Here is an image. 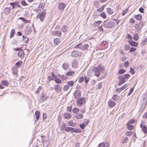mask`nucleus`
<instances>
[{
	"instance_id": "f257e3e1",
	"label": "nucleus",
	"mask_w": 147,
	"mask_h": 147,
	"mask_svg": "<svg viewBox=\"0 0 147 147\" xmlns=\"http://www.w3.org/2000/svg\"><path fill=\"white\" fill-rule=\"evenodd\" d=\"M105 68L102 65H99L96 67H94L92 69L93 71L95 76L98 77L100 75V73H103L105 70Z\"/></svg>"
},
{
	"instance_id": "f03ea898",
	"label": "nucleus",
	"mask_w": 147,
	"mask_h": 147,
	"mask_svg": "<svg viewBox=\"0 0 147 147\" xmlns=\"http://www.w3.org/2000/svg\"><path fill=\"white\" fill-rule=\"evenodd\" d=\"M86 99L84 97H82L78 100L76 101L77 105L79 107H81L84 105L86 103Z\"/></svg>"
},
{
	"instance_id": "7ed1b4c3",
	"label": "nucleus",
	"mask_w": 147,
	"mask_h": 147,
	"mask_svg": "<svg viewBox=\"0 0 147 147\" xmlns=\"http://www.w3.org/2000/svg\"><path fill=\"white\" fill-rule=\"evenodd\" d=\"M103 26L106 28H112L115 27V24L114 22L110 21L108 22L104 23Z\"/></svg>"
},
{
	"instance_id": "20e7f679",
	"label": "nucleus",
	"mask_w": 147,
	"mask_h": 147,
	"mask_svg": "<svg viewBox=\"0 0 147 147\" xmlns=\"http://www.w3.org/2000/svg\"><path fill=\"white\" fill-rule=\"evenodd\" d=\"M46 10L44 9L41 13L38 14L37 17L39 18L41 21H43L46 17Z\"/></svg>"
},
{
	"instance_id": "39448f33",
	"label": "nucleus",
	"mask_w": 147,
	"mask_h": 147,
	"mask_svg": "<svg viewBox=\"0 0 147 147\" xmlns=\"http://www.w3.org/2000/svg\"><path fill=\"white\" fill-rule=\"evenodd\" d=\"M82 54V52L79 51L75 50L71 52V55L73 57H77L81 56Z\"/></svg>"
},
{
	"instance_id": "423d86ee",
	"label": "nucleus",
	"mask_w": 147,
	"mask_h": 147,
	"mask_svg": "<svg viewBox=\"0 0 147 147\" xmlns=\"http://www.w3.org/2000/svg\"><path fill=\"white\" fill-rule=\"evenodd\" d=\"M74 98L78 99L80 98L81 96V92L79 90H76L74 93Z\"/></svg>"
},
{
	"instance_id": "0eeeda50",
	"label": "nucleus",
	"mask_w": 147,
	"mask_h": 147,
	"mask_svg": "<svg viewBox=\"0 0 147 147\" xmlns=\"http://www.w3.org/2000/svg\"><path fill=\"white\" fill-rule=\"evenodd\" d=\"M9 82L8 81L4 80L1 81L0 84V89H2L4 88L3 86L7 87L8 86Z\"/></svg>"
},
{
	"instance_id": "6e6552de",
	"label": "nucleus",
	"mask_w": 147,
	"mask_h": 147,
	"mask_svg": "<svg viewBox=\"0 0 147 147\" xmlns=\"http://www.w3.org/2000/svg\"><path fill=\"white\" fill-rule=\"evenodd\" d=\"M12 74L13 75L15 76L16 78H17L18 76V70L16 67H14L11 69Z\"/></svg>"
},
{
	"instance_id": "1a4fd4ad",
	"label": "nucleus",
	"mask_w": 147,
	"mask_h": 147,
	"mask_svg": "<svg viewBox=\"0 0 147 147\" xmlns=\"http://www.w3.org/2000/svg\"><path fill=\"white\" fill-rule=\"evenodd\" d=\"M54 89L57 92L61 93L62 91V88L59 85H56L54 86Z\"/></svg>"
},
{
	"instance_id": "9d476101",
	"label": "nucleus",
	"mask_w": 147,
	"mask_h": 147,
	"mask_svg": "<svg viewBox=\"0 0 147 147\" xmlns=\"http://www.w3.org/2000/svg\"><path fill=\"white\" fill-rule=\"evenodd\" d=\"M128 42L131 46L137 47L138 45V42L133 41L132 40H129Z\"/></svg>"
},
{
	"instance_id": "9b49d317",
	"label": "nucleus",
	"mask_w": 147,
	"mask_h": 147,
	"mask_svg": "<svg viewBox=\"0 0 147 147\" xmlns=\"http://www.w3.org/2000/svg\"><path fill=\"white\" fill-rule=\"evenodd\" d=\"M72 66L74 68H76L78 67V63L77 59H75L73 61Z\"/></svg>"
},
{
	"instance_id": "f8f14e48",
	"label": "nucleus",
	"mask_w": 147,
	"mask_h": 147,
	"mask_svg": "<svg viewBox=\"0 0 147 147\" xmlns=\"http://www.w3.org/2000/svg\"><path fill=\"white\" fill-rule=\"evenodd\" d=\"M18 55L19 57L21 59H23L24 57V51L22 50H21L18 52Z\"/></svg>"
},
{
	"instance_id": "ddd939ff",
	"label": "nucleus",
	"mask_w": 147,
	"mask_h": 147,
	"mask_svg": "<svg viewBox=\"0 0 147 147\" xmlns=\"http://www.w3.org/2000/svg\"><path fill=\"white\" fill-rule=\"evenodd\" d=\"M108 106L110 107H113L116 105V103L115 102L111 100H109L108 103Z\"/></svg>"
},
{
	"instance_id": "4468645a",
	"label": "nucleus",
	"mask_w": 147,
	"mask_h": 147,
	"mask_svg": "<svg viewBox=\"0 0 147 147\" xmlns=\"http://www.w3.org/2000/svg\"><path fill=\"white\" fill-rule=\"evenodd\" d=\"M53 41L55 45L57 46L59 45L60 44L61 40L60 38H56L54 39Z\"/></svg>"
},
{
	"instance_id": "2eb2a0df",
	"label": "nucleus",
	"mask_w": 147,
	"mask_h": 147,
	"mask_svg": "<svg viewBox=\"0 0 147 147\" xmlns=\"http://www.w3.org/2000/svg\"><path fill=\"white\" fill-rule=\"evenodd\" d=\"M144 96H145V98L146 99V100L143 103H142L141 105V107L143 109L145 108L147 103V95L145 94H144Z\"/></svg>"
},
{
	"instance_id": "dca6fc26",
	"label": "nucleus",
	"mask_w": 147,
	"mask_h": 147,
	"mask_svg": "<svg viewBox=\"0 0 147 147\" xmlns=\"http://www.w3.org/2000/svg\"><path fill=\"white\" fill-rule=\"evenodd\" d=\"M126 81V80H125L123 78L122 76H121L119 79V82L118 84V86H120L121 85L125 83Z\"/></svg>"
},
{
	"instance_id": "f3484780",
	"label": "nucleus",
	"mask_w": 147,
	"mask_h": 147,
	"mask_svg": "<svg viewBox=\"0 0 147 147\" xmlns=\"http://www.w3.org/2000/svg\"><path fill=\"white\" fill-rule=\"evenodd\" d=\"M53 35L57 36L59 37L61 36V33L60 31H53L52 32Z\"/></svg>"
},
{
	"instance_id": "a211bd4d",
	"label": "nucleus",
	"mask_w": 147,
	"mask_h": 147,
	"mask_svg": "<svg viewBox=\"0 0 147 147\" xmlns=\"http://www.w3.org/2000/svg\"><path fill=\"white\" fill-rule=\"evenodd\" d=\"M102 22V21L101 20L96 21L94 22L93 24V25L94 27H97L99 26Z\"/></svg>"
},
{
	"instance_id": "6ab92c4d",
	"label": "nucleus",
	"mask_w": 147,
	"mask_h": 147,
	"mask_svg": "<svg viewBox=\"0 0 147 147\" xmlns=\"http://www.w3.org/2000/svg\"><path fill=\"white\" fill-rule=\"evenodd\" d=\"M63 117L65 119H69L71 117V115L70 113H67L64 114Z\"/></svg>"
},
{
	"instance_id": "aec40b11",
	"label": "nucleus",
	"mask_w": 147,
	"mask_h": 147,
	"mask_svg": "<svg viewBox=\"0 0 147 147\" xmlns=\"http://www.w3.org/2000/svg\"><path fill=\"white\" fill-rule=\"evenodd\" d=\"M75 117L78 119H80L83 117V115L81 113L77 114L75 116Z\"/></svg>"
},
{
	"instance_id": "412c9836",
	"label": "nucleus",
	"mask_w": 147,
	"mask_h": 147,
	"mask_svg": "<svg viewBox=\"0 0 147 147\" xmlns=\"http://www.w3.org/2000/svg\"><path fill=\"white\" fill-rule=\"evenodd\" d=\"M18 19L22 20L23 22L25 24L30 23L31 22V20H27L24 17H20Z\"/></svg>"
},
{
	"instance_id": "4be33fe9",
	"label": "nucleus",
	"mask_w": 147,
	"mask_h": 147,
	"mask_svg": "<svg viewBox=\"0 0 147 147\" xmlns=\"http://www.w3.org/2000/svg\"><path fill=\"white\" fill-rule=\"evenodd\" d=\"M4 11L5 14L7 15L10 12V8L8 7H6L5 8L4 10Z\"/></svg>"
},
{
	"instance_id": "5701e85b",
	"label": "nucleus",
	"mask_w": 147,
	"mask_h": 147,
	"mask_svg": "<svg viewBox=\"0 0 147 147\" xmlns=\"http://www.w3.org/2000/svg\"><path fill=\"white\" fill-rule=\"evenodd\" d=\"M89 47V45L87 44L84 45L81 47L80 49L82 50H87Z\"/></svg>"
},
{
	"instance_id": "b1692460",
	"label": "nucleus",
	"mask_w": 147,
	"mask_h": 147,
	"mask_svg": "<svg viewBox=\"0 0 147 147\" xmlns=\"http://www.w3.org/2000/svg\"><path fill=\"white\" fill-rule=\"evenodd\" d=\"M59 8L60 10H63L65 7V5L64 3H60L59 4Z\"/></svg>"
},
{
	"instance_id": "393cba45",
	"label": "nucleus",
	"mask_w": 147,
	"mask_h": 147,
	"mask_svg": "<svg viewBox=\"0 0 147 147\" xmlns=\"http://www.w3.org/2000/svg\"><path fill=\"white\" fill-rule=\"evenodd\" d=\"M22 61H19L15 63V65L16 67H19L22 66Z\"/></svg>"
},
{
	"instance_id": "a878e982",
	"label": "nucleus",
	"mask_w": 147,
	"mask_h": 147,
	"mask_svg": "<svg viewBox=\"0 0 147 147\" xmlns=\"http://www.w3.org/2000/svg\"><path fill=\"white\" fill-rule=\"evenodd\" d=\"M45 5V3L42 2L38 6V8L39 10L42 9L44 8Z\"/></svg>"
},
{
	"instance_id": "bb28decb",
	"label": "nucleus",
	"mask_w": 147,
	"mask_h": 147,
	"mask_svg": "<svg viewBox=\"0 0 147 147\" xmlns=\"http://www.w3.org/2000/svg\"><path fill=\"white\" fill-rule=\"evenodd\" d=\"M75 83L74 81H68L67 82V84L68 86H69L70 87L73 86Z\"/></svg>"
},
{
	"instance_id": "cd10ccee",
	"label": "nucleus",
	"mask_w": 147,
	"mask_h": 147,
	"mask_svg": "<svg viewBox=\"0 0 147 147\" xmlns=\"http://www.w3.org/2000/svg\"><path fill=\"white\" fill-rule=\"evenodd\" d=\"M39 111H35V115L36 116V119L37 121H38L40 117V114Z\"/></svg>"
},
{
	"instance_id": "c85d7f7f",
	"label": "nucleus",
	"mask_w": 147,
	"mask_h": 147,
	"mask_svg": "<svg viewBox=\"0 0 147 147\" xmlns=\"http://www.w3.org/2000/svg\"><path fill=\"white\" fill-rule=\"evenodd\" d=\"M134 18L137 20H140L142 19V16L141 14H138L135 15L134 16Z\"/></svg>"
},
{
	"instance_id": "c756f323",
	"label": "nucleus",
	"mask_w": 147,
	"mask_h": 147,
	"mask_svg": "<svg viewBox=\"0 0 147 147\" xmlns=\"http://www.w3.org/2000/svg\"><path fill=\"white\" fill-rule=\"evenodd\" d=\"M127 125V128L129 130H133L134 128V125Z\"/></svg>"
},
{
	"instance_id": "7c9ffc66",
	"label": "nucleus",
	"mask_w": 147,
	"mask_h": 147,
	"mask_svg": "<svg viewBox=\"0 0 147 147\" xmlns=\"http://www.w3.org/2000/svg\"><path fill=\"white\" fill-rule=\"evenodd\" d=\"M15 33V30L14 29H12L10 32V36H9L10 38H11L14 36Z\"/></svg>"
},
{
	"instance_id": "2f4dec72",
	"label": "nucleus",
	"mask_w": 147,
	"mask_h": 147,
	"mask_svg": "<svg viewBox=\"0 0 147 147\" xmlns=\"http://www.w3.org/2000/svg\"><path fill=\"white\" fill-rule=\"evenodd\" d=\"M139 35L137 33H136L134 35L133 39L134 41H137L139 39Z\"/></svg>"
},
{
	"instance_id": "473e14b6",
	"label": "nucleus",
	"mask_w": 147,
	"mask_h": 147,
	"mask_svg": "<svg viewBox=\"0 0 147 147\" xmlns=\"http://www.w3.org/2000/svg\"><path fill=\"white\" fill-rule=\"evenodd\" d=\"M105 5H103L99 8L97 9V11L99 12H102L104 10Z\"/></svg>"
},
{
	"instance_id": "72a5a7b5",
	"label": "nucleus",
	"mask_w": 147,
	"mask_h": 147,
	"mask_svg": "<svg viewBox=\"0 0 147 147\" xmlns=\"http://www.w3.org/2000/svg\"><path fill=\"white\" fill-rule=\"evenodd\" d=\"M71 132H80V131L79 129H77L72 127H70V131Z\"/></svg>"
},
{
	"instance_id": "f704fd0d",
	"label": "nucleus",
	"mask_w": 147,
	"mask_h": 147,
	"mask_svg": "<svg viewBox=\"0 0 147 147\" xmlns=\"http://www.w3.org/2000/svg\"><path fill=\"white\" fill-rule=\"evenodd\" d=\"M124 80H128L130 77V75L129 74H125L122 76Z\"/></svg>"
},
{
	"instance_id": "c9c22d12",
	"label": "nucleus",
	"mask_w": 147,
	"mask_h": 147,
	"mask_svg": "<svg viewBox=\"0 0 147 147\" xmlns=\"http://www.w3.org/2000/svg\"><path fill=\"white\" fill-rule=\"evenodd\" d=\"M107 12L110 15L112 14L113 13V10L112 9L109 7L107 8L106 9Z\"/></svg>"
},
{
	"instance_id": "e433bc0d",
	"label": "nucleus",
	"mask_w": 147,
	"mask_h": 147,
	"mask_svg": "<svg viewBox=\"0 0 147 147\" xmlns=\"http://www.w3.org/2000/svg\"><path fill=\"white\" fill-rule=\"evenodd\" d=\"M135 122V119H131L128 121L127 122V124L131 125L134 124Z\"/></svg>"
},
{
	"instance_id": "4c0bfd02",
	"label": "nucleus",
	"mask_w": 147,
	"mask_h": 147,
	"mask_svg": "<svg viewBox=\"0 0 147 147\" xmlns=\"http://www.w3.org/2000/svg\"><path fill=\"white\" fill-rule=\"evenodd\" d=\"M75 74V72L73 71H69L66 74V76H70L72 75H74Z\"/></svg>"
},
{
	"instance_id": "58836bf2",
	"label": "nucleus",
	"mask_w": 147,
	"mask_h": 147,
	"mask_svg": "<svg viewBox=\"0 0 147 147\" xmlns=\"http://www.w3.org/2000/svg\"><path fill=\"white\" fill-rule=\"evenodd\" d=\"M112 99L114 100H117L119 99V96L117 94H114L112 97Z\"/></svg>"
},
{
	"instance_id": "ea45409f",
	"label": "nucleus",
	"mask_w": 147,
	"mask_h": 147,
	"mask_svg": "<svg viewBox=\"0 0 147 147\" xmlns=\"http://www.w3.org/2000/svg\"><path fill=\"white\" fill-rule=\"evenodd\" d=\"M67 27L66 26H64L61 28V30L63 32H66L67 31Z\"/></svg>"
},
{
	"instance_id": "a19ab883",
	"label": "nucleus",
	"mask_w": 147,
	"mask_h": 147,
	"mask_svg": "<svg viewBox=\"0 0 147 147\" xmlns=\"http://www.w3.org/2000/svg\"><path fill=\"white\" fill-rule=\"evenodd\" d=\"M100 16L104 19H106L107 18L106 14L104 12L100 13Z\"/></svg>"
},
{
	"instance_id": "79ce46f5",
	"label": "nucleus",
	"mask_w": 147,
	"mask_h": 147,
	"mask_svg": "<svg viewBox=\"0 0 147 147\" xmlns=\"http://www.w3.org/2000/svg\"><path fill=\"white\" fill-rule=\"evenodd\" d=\"M147 42V38L143 40L141 42V45L142 46L144 45Z\"/></svg>"
},
{
	"instance_id": "37998d69",
	"label": "nucleus",
	"mask_w": 147,
	"mask_h": 147,
	"mask_svg": "<svg viewBox=\"0 0 147 147\" xmlns=\"http://www.w3.org/2000/svg\"><path fill=\"white\" fill-rule=\"evenodd\" d=\"M72 112L74 113H76L79 112V109L76 107H74L72 109Z\"/></svg>"
},
{
	"instance_id": "c03bdc74",
	"label": "nucleus",
	"mask_w": 147,
	"mask_h": 147,
	"mask_svg": "<svg viewBox=\"0 0 147 147\" xmlns=\"http://www.w3.org/2000/svg\"><path fill=\"white\" fill-rule=\"evenodd\" d=\"M23 39L22 41L24 43L27 42L28 40V39L27 38V37L24 36V35L23 36Z\"/></svg>"
},
{
	"instance_id": "a18cd8bd",
	"label": "nucleus",
	"mask_w": 147,
	"mask_h": 147,
	"mask_svg": "<svg viewBox=\"0 0 147 147\" xmlns=\"http://www.w3.org/2000/svg\"><path fill=\"white\" fill-rule=\"evenodd\" d=\"M125 71V70L123 69H120L118 71V73L119 74H124Z\"/></svg>"
},
{
	"instance_id": "49530a36",
	"label": "nucleus",
	"mask_w": 147,
	"mask_h": 147,
	"mask_svg": "<svg viewBox=\"0 0 147 147\" xmlns=\"http://www.w3.org/2000/svg\"><path fill=\"white\" fill-rule=\"evenodd\" d=\"M21 3L23 6H26L28 5L25 0H22L21 1Z\"/></svg>"
},
{
	"instance_id": "de8ad7c7",
	"label": "nucleus",
	"mask_w": 147,
	"mask_h": 147,
	"mask_svg": "<svg viewBox=\"0 0 147 147\" xmlns=\"http://www.w3.org/2000/svg\"><path fill=\"white\" fill-rule=\"evenodd\" d=\"M62 67L64 69H66L68 67V64L66 63H63L62 65Z\"/></svg>"
},
{
	"instance_id": "09e8293b",
	"label": "nucleus",
	"mask_w": 147,
	"mask_h": 147,
	"mask_svg": "<svg viewBox=\"0 0 147 147\" xmlns=\"http://www.w3.org/2000/svg\"><path fill=\"white\" fill-rule=\"evenodd\" d=\"M142 131L145 133H147V128L145 126H144L142 128Z\"/></svg>"
},
{
	"instance_id": "8fccbe9b",
	"label": "nucleus",
	"mask_w": 147,
	"mask_h": 147,
	"mask_svg": "<svg viewBox=\"0 0 147 147\" xmlns=\"http://www.w3.org/2000/svg\"><path fill=\"white\" fill-rule=\"evenodd\" d=\"M133 134L132 131H127L126 133V136H131Z\"/></svg>"
},
{
	"instance_id": "3c124183",
	"label": "nucleus",
	"mask_w": 147,
	"mask_h": 147,
	"mask_svg": "<svg viewBox=\"0 0 147 147\" xmlns=\"http://www.w3.org/2000/svg\"><path fill=\"white\" fill-rule=\"evenodd\" d=\"M55 82L57 84H60L61 82V81L59 79L56 78L54 80Z\"/></svg>"
},
{
	"instance_id": "603ef678",
	"label": "nucleus",
	"mask_w": 147,
	"mask_h": 147,
	"mask_svg": "<svg viewBox=\"0 0 147 147\" xmlns=\"http://www.w3.org/2000/svg\"><path fill=\"white\" fill-rule=\"evenodd\" d=\"M68 123L69 125H70V126L74 127L75 126V124L72 121H68Z\"/></svg>"
},
{
	"instance_id": "864d4df0",
	"label": "nucleus",
	"mask_w": 147,
	"mask_h": 147,
	"mask_svg": "<svg viewBox=\"0 0 147 147\" xmlns=\"http://www.w3.org/2000/svg\"><path fill=\"white\" fill-rule=\"evenodd\" d=\"M84 80V78L83 76H81L80 77L79 79V82L80 83H82Z\"/></svg>"
},
{
	"instance_id": "5fc2aeb1",
	"label": "nucleus",
	"mask_w": 147,
	"mask_h": 147,
	"mask_svg": "<svg viewBox=\"0 0 147 147\" xmlns=\"http://www.w3.org/2000/svg\"><path fill=\"white\" fill-rule=\"evenodd\" d=\"M130 48V47L129 45H125L124 49L125 50L127 51Z\"/></svg>"
},
{
	"instance_id": "6e6d98bb",
	"label": "nucleus",
	"mask_w": 147,
	"mask_h": 147,
	"mask_svg": "<svg viewBox=\"0 0 147 147\" xmlns=\"http://www.w3.org/2000/svg\"><path fill=\"white\" fill-rule=\"evenodd\" d=\"M129 65V63L128 61H125L124 64V66L125 67H127Z\"/></svg>"
},
{
	"instance_id": "4d7b16f0",
	"label": "nucleus",
	"mask_w": 147,
	"mask_h": 147,
	"mask_svg": "<svg viewBox=\"0 0 147 147\" xmlns=\"http://www.w3.org/2000/svg\"><path fill=\"white\" fill-rule=\"evenodd\" d=\"M66 127L65 124V123H63L62 124V125L61 127V130H65V128L66 127Z\"/></svg>"
},
{
	"instance_id": "13d9d810",
	"label": "nucleus",
	"mask_w": 147,
	"mask_h": 147,
	"mask_svg": "<svg viewBox=\"0 0 147 147\" xmlns=\"http://www.w3.org/2000/svg\"><path fill=\"white\" fill-rule=\"evenodd\" d=\"M105 144L103 142L100 143L98 144V147H105Z\"/></svg>"
},
{
	"instance_id": "bf43d9fd",
	"label": "nucleus",
	"mask_w": 147,
	"mask_h": 147,
	"mask_svg": "<svg viewBox=\"0 0 147 147\" xmlns=\"http://www.w3.org/2000/svg\"><path fill=\"white\" fill-rule=\"evenodd\" d=\"M69 88V86L68 85H65L63 88V90L65 91L67 90Z\"/></svg>"
},
{
	"instance_id": "052dcab7",
	"label": "nucleus",
	"mask_w": 147,
	"mask_h": 147,
	"mask_svg": "<svg viewBox=\"0 0 147 147\" xmlns=\"http://www.w3.org/2000/svg\"><path fill=\"white\" fill-rule=\"evenodd\" d=\"M126 37L127 38L130 40H132V36L129 34H127L126 35Z\"/></svg>"
},
{
	"instance_id": "680f3d73",
	"label": "nucleus",
	"mask_w": 147,
	"mask_h": 147,
	"mask_svg": "<svg viewBox=\"0 0 147 147\" xmlns=\"http://www.w3.org/2000/svg\"><path fill=\"white\" fill-rule=\"evenodd\" d=\"M136 50V48L134 47H131L129 49V52H132L135 51Z\"/></svg>"
},
{
	"instance_id": "e2e57ef3",
	"label": "nucleus",
	"mask_w": 147,
	"mask_h": 147,
	"mask_svg": "<svg viewBox=\"0 0 147 147\" xmlns=\"http://www.w3.org/2000/svg\"><path fill=\"white\" fill-rule=\"evenodd\" d=\"M134 87H132L131 88L130 90L129 91V93H128V94H127L128 96H129L130 95V94L133 92V91L134 90Z\"/></svg>"
},
{
	"instance_id": "0e129e2a",
	"label": "nucleus",
	"mask_w": 147,
	"mask_h": 147,
	"mask_svg": "<svg viewBox=\"0 0 147 147\" xmlns=\"http://www.w3.org/2000/svg\"><path fill=\"white\" fill-rule=\"evenodd\" d=\"M130 72L132 74H134L135 71L133 68L131 67L130 68Z\"/></svg>"
},
{
	"instance_id": "69168bd1",
	"label": "nucleus",
	"mask_w": 147,
	"mask_h": 147,
	"mask_svg": "<svg viewBox=\"0 0 147 147\" xmlns=\"http://www.w3.org/2000/svg\"><path fill=\"white\" fill-rule=\"evenodd\" d=\"M128 86L127 84H126L124 85L123 86H122L120 88L121 89V90H123L127 88Z\"/></svg>"
},
{
	"instance_id": "338daca9",
	"label": "nucleus",
	"mask_w": 147,
	"mask_h": 147,
	"mask_svg": "<svg viewBox=\"0 0 147 147\" xmlns=\"http://www.w3.org/2000/svg\"><path fill=\"white\" fill-rule=\"evenodd\" d=\"M42 89V86H39L37 89V90L36 91L35 93L36 94L38 93V92L40 91Z\"/></svg>"
},
{
	"instance_id": "774afa93",
	"label": "nucleus",
	"mask_w": 147,
	"mask_h": 147,
	"mask_svg": "<svg viewBox=\"0 0 147 147\" xmlns=\"http://www.w3.org/2000/svg\"><path fill=\"white\" fill-rule=\"evenodd\" d=\"M142 117L144 119H147V112L143 115Z\"/></svg>"
}]
</instances>
